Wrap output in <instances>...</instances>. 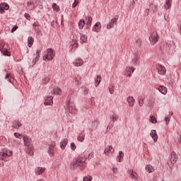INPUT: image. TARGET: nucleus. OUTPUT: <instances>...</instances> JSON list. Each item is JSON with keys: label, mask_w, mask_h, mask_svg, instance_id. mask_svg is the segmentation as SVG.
Returning <instances> with one entry per match:
<instances>
[{"label": "nucleus", "mask_w": 181, "mask_h": 181, "mask_svg": "<svg viewBox=\"0 0 181 181\" xmlns=\"http://www.w3.org/2000/svg\"><path fill=\"white\" fill-rule=\"evenodd\" d=\"M172 0H166L165 4L164 5L165 9H170V6H172Z\"/></svg>", "instance_id": "nucleus-29"}, {"label": "nucleus", "mask_w": 181, "mask_h": 181, "mask_svg": "<svg viewBox=\"0 0 181 181\" xmlns=\"http://www.w3.org/2000/svg\"><path fill=\"white\" fill-rule=\"evenodd\" d=\"M24 16H25V18L26 19H28V21H30V15L29 13H25L24 14Z\"/></svg>", "instance_id": "nucleus-48"}, {"label": "nucleus", "mask_w": 181, "mask_h": 181, "mask_svg": "<svg viewBox=\"0 0 181 181\" xmlns=\"http://www.w3.org/2000/svg\"><path fill=\"white\" fill-rule=\"evenodd\" d=\"M36 56L40 57V50H39V49L37 50V52H36Z\"/></svg>", "instance_id": "nucleus-58"}, {"label": "nucleus", "mask_w": 181, "mask_h": 181, "mask_svg": "<svg viewBox=\"0 0 181 181\" xmlns=\"http://www.w3.org/2000/svg\"><path fill=\"white\" fill-rule=\"evenodd\" d=\"M126 77H131L132 73H134V71H135V69H134V67H129V68H127L126 70Z\"/></svg>", "instance_id": "nucleus-15"}, {"label": "nucleus", "mask_w": 181, "mask_h": 181, "mask_svg": "<svg viewBox=\"0 0 181 181\" xmlns=\"http://www.w3.org/2000/svg\"><path fill=\"white\" fill-rule=\"evenodd\" d=\"M86 160H87V158L81 156H78V158L73 160L70 166L71 170H74L76 168L78 167L80 168L81 170H83L84 168L87 165Z\"/></svg>", "instance_id": "nucleus-1"}, {"label": "nucleus", "mask_w": 181, "mask_h": 181, "mask_svg": "<svg viewBox=\"0 0 181 181\" xmlns=\"http://www.w3.org/2000/svg\"><path fill=\"white\" fill-rule=\"evenodd\" d=\"M45 105H52L53 104V96H47L44 102Z\"/></svg>", "instance_id": "nucleus-9"}, {"label": "nucleus", "mask_w": 181, "mask_h": 181, "mask_svg": "<svg viewBox=\"0 0 181 181\" xmlns=\"http://www.w3.org/2000/svg\"><path fill=\"white\" fill-rule=\"evenodd\" d=\"M139 104L140 107H142V105H144V100L140 99L139 101Z\"/></svg>", "instance_id": "nucleus-55"}, {"label": "nucleus", "mask_w": 181, "mask_h": 181, "mask_svg": "<svg viewBox=\"0 0 181 181\" xmlns=\"http://www.w3.org/2000/svg\"><path fill=\"white\" fill-rule=\"evenodd\" d=\"M68 110L70 114H77V109L76 108V105L73 103H69L68 104Z\"/></svg>", "instance_id": "nucleus-5"}, {"label": "nucleus", "mask_w": 181, "mask_h": 181, "mask_svg": "<svg viewBox=\"0 0 181 181\" xmlns=\"http://www.w3.org/2000/svg\"><path fill=\"white\" fill-rule=\"evenodd\" d=\"M127 102L129 104V107H134V104L135 103V99H134V97H132V96H129L127 98Z\"/></svg>", "instance_id": "nucleus-18"}, {"label": "nucleus", "mask_w": 181, "mask_h": 181, "mask_svg": "<svg viewBox=\"0 0 181 181\" xmlns=\"http://www.w3.org/2000/svg\"><path fill=\"white\" fill-rule=\"evenodd\" d=\"M52 8L54 11H56V12H59L60 11V7H59L56 3H53Z\"/></svg>", "instance_id": "nucleus-37"}, {"label": "nucleus", "mask_w": 181, "mask_h": 181, "mask_svg": "<svg viewBox=\"0 0 181 181\" xmlns=\"http://www.w3.org/2000/svg\"><path fill=\"white\" fill-rule=\"evenodd\" d=\"M3 11H8V9H9V5L6 4H3L2 6H1Z\"/></svg>", "instance_id": "nucleus-41"}, {"label": "nucleus", "mask_w": 181, "mask_h": 181, "mask_svg": "<svg viewBox=\"0 0 181 181\" xmlns=\"http://www.w3.org/2000/svg\"><path fill=\"white\" fill-rule=\"evenodd\" d=\"M114 90H115V87L114 86L109 87V91L110 94H114Z\"/></svg>", "instance_id": "nucleus-43"}, {"label": "nucleus", "mask_w": 181, "mask_h": 181, "mask_svg": "<svg viewBox=\"0 0 181 181\" xmlns=\"http://www.w3.org/2000/svg\"><path fill=\"white\" fill-rule=\"evenodd\" d=\"M23 141H24V145H25V146H30L31 139L29 138L28 136H24Z\"/></svg>", "instance_id": "nucleus-20"}, {"label": "nucleus", "mask_w": 181, "mask_h": 181, "mask_svg": "<svg viewBox=\"0 0 181 181\" xmlns=\"http://www.w3.org/2000/svg\"><path fill=\"white\" fill-rule=\"evenodd\" d=\"M78 4H80V0H74V4H72V8H76Z\"/></svg>", "instance_id": "nucleus-42"}, {"label": "nucleus", "mask_w": 181, "mask_h": 181, "mask_svg": "<svg viewBox=\"0 0 181 181\" xmlns=\"http://www.w3.org/2000/svg\"><path fill=\"white\" fill-rule=\"evenodd\" d=\"M33 42H34L33 37H28V47H30L31 46H33Z\"/></svg>", "instance_id": "nucleus-34"}, {"label": "nucleus", "mask_w": 181, "mask_h": 181, "mask_svg": "<svg viewBox=\"0 0 181 181\" xmlns=\"http://www.w3.org/2000/svg\"><path fill=\"white\" fill-rule=\"evenodd\" d=\"M27 148H26V153H28V155H30V156H33V147L30 146H27Z\"/></svg>", "instance_id": "nucleus-24"}, {"label": "nucleus", "mask_w": 181, "mask_h": 181, "mask_svg": "<svg viewBox=\"0 0 181 181\" xmlns=\"http://www.w3.org/2000/svg\"><path fill=\"white\" fill-rule=\"evenodd\" d=\"M85 136L86 134L84 133V131H83L81 134H79L77 139L79 141V142H83V141H84Z\"/></svg>", "instance_id": "nucleus-28"}, {"label": "nucleus", "mask_w": 181, "mask_h": 181, "mask_svg": "<svg viewBox=\"0 0 181 181\" xmlns=\"http://www.w3.org/2000/svg\"><path fill=\"white\" fill-rule=\"evenodd\" d=\"M156 69L158 74H160V76H164V74H166V68H165V66L158 64L156 66Z\"/></svg>", "instance_id": "nucleus-6"}, {"label": "nucleus", "mask_w": 181, "mask_h": 181, "mask_svg": "<svg viewBox=\"0 0 181 181\" xmlns=\"http://www.w3.org/2000/svg\"><path fill=\"white\" fill-rule=\"evenodd\" d=\"M151 121L152 124H156V122H157L156 118L153 116L151 117Z\"/></svg>", "instance_id": "nucleus-45"}, {"label": "nucleus", "mask_w": 181, "mask_h": 181, "mask_svg": "<svg viewBox=\"0 0 181 181\" xmlns=\"http://www.w3.org/2000/svg\"><path fill=\"white\" fill-rule=\"evenodd\" d=\"M146 170H148V173H152L155 172V168L151 165H147L146 166Z\"/></svg>", "instance_id": "nucleus-30"}, {"label": "nucleus", "mask_w": 181, "mask_h": 181, "mask_svg": "<svg viewBox=\"0 0 181 181\" xmlns=\"http://www.w3.org/2000/svg\"><path fill=\"white\" fill-rule=\"evenodd\" d=\"M54 146H56V142L52 141L49 144V148H52L54 149Z\"/></svg>", "instance_id": "nucleus-47"}, {"label": "nucleus", "mask_w": 181, "mask_h": 181, "mask_svg": "<svg viewBox=\"0 0 181 181\" xmlns=\"http://www.w3.org/2000/svg\"><path fill=\"white\" fill-rule=\"evenodd\" d=\"M167 46L169 47L170 50H174V49H176V45L173 41H170L168 42Z\"/></svg>", "instance_id": "nucleus-22"}, {"label": "nucleus", "mask_w": 181, "mask_h": 181, "mask_svg": "<svg viewBox=\"0 0 181 181\" xmlns=\"http://www.w3.org/2000/svg\"><path fill=\"white\" fill-rule=\"evenodd\" d=\"M0 166H4V163H1L0 161Z\"/></svg>", "instance_id": "nucleus-63"}, {"label": "nucleus", "mask_w": 181, "mask_h": 181, "mask_svg": "<svg viewBox=\"0 0 181 181\" xmlns=\"http://www.w3.org/2000/svg\"><path fill=\"white\" fill-rule=\"evenodd\" d=\"M74 64L76 67H80V66H83V64H84V61L80 58H78L76 59Z\"/></svg>", "instance_id": "nucleus-19"}, {"label": "nucleus", "mask_w": 181, "mask_h": 181, "mask_svg": "<svg viewBox=\"0 0 181 181\" xmlns=\"http://www.w3.org/2000/svg\"><path fill=\"white\" fill-rule=\"evenodd\" d=\"M4 8H2V7H0V13H4Z\"/></svg>", "instance_id": "nucleus-61"}, {"label": "nucleus", "mask_w": 181, "mask_h": 181, "mask_svg": "<svg viewBox=\"0 0 181 181\" xmlns=\"http://www.w3.org/2000/svg\"><path fill=\"white\" fill-rule=\"evenodd\" d=\"M6 80H8L11 84H13V78H12V75L11 74H7L6 76H5Z\"/></svg>", "instance_id": "nucleus-31"}, {"label": "nucleus", "mask_w": 181, "mask_h": 181, "mask_svg": "<svg viewBox=\"0 0 181 181\" xmlns=\"http://www.w3.org/2000/svg\"><path fill=\"white\" fill-rule=\"evenodd\" d=\"M40 9H42V7H40Z\"/></svg>", "instance_id": "nucleus-64"}, {"label": "nucleus", "mask_w": 181, "mask_h": 181, "mask_svg": "<svg viewBox=\"0 0 181 181\" xmlns=\"http://www.w3.org/2000/svg\"><path fill=\"white\" fill-rule=\"evenodd\" d=\"M100 83H101V76L98 75L97 78L95 79V87H98V86L100 85Z\"/></svg>", "instance_id": "nucleus-35"}, {"label": "nucleus", "mask_w": 181, "mask_h": 181, "mask_svg": "<svg viewBox=\"0 0 181 181\" xmlns=\"http://www.w3.org/2000/svg\"><path fill=\"white\" fill-rule=\"evenodd\" d=\"M158 91L161 93V94H163L164 95H166V93H168V88L166 87L161 86L158 88Z\"/></svg>", "instance_id": "nucleus-21"}, {"label": "nucleus", "mask_w": 181, "mask_h": 181, "mask_svg": "<svg viewBox=\"0 0 181 181\" xmlns=\"http://www.w3.org/2000/svg\"><path fill=\"white\" fill-rule=\"evenodd\" d=\"M53 92H54V94H57V95H61L62 93H63L62 89L59 87L54 88Z\"/></svg>", "instance_id": "nucleus-25"}, {"label": "nucleus", "mask_w": 181, "mask_h": 181, "mask_svg": "<svg viewBox=\"0 0 181 181\" xmlns=\"http://www.w3.org/2000/svg\"><path fill=\"white\" fill-rule=\"evenodd\" d=\"M54 151V148H52V147H49V150H48V153L49 155H53V152Z\"/></svg>", "instance_id": "nucleus-46"}, {"label": "nucleus", "mask_w": 181, "mask_h": 181, "mask_svg": "<svg viewBox=\"0 0 181 181\" xmlns=\"http://www.w3.org/2000/svg\"><path fill=\"white\" fill-rule=\"evenodd\" d=\"M111 128H112V126H108L107 129H111Z\"/></svg>", "instance_id": "nucleus-62"}, {"label": "nucleus", "mask_w": 181, "mask_h": 181, "mask_svg": "<svg viewBox=\"0 0 181 181\" xmlns=\"http://www.w3.org/2000/svg\"><path fill=\"white\" fill-rule=\"evenodd\" d=\"M118 21V16H115V18H112L109 24L107 25V29H111L114 28V24L117 25V21Z\"/></svg>", "instance_id": "nucleus-7"}, {"label": "nucleus", "mask_w": 181, "mask_h": 181, "mask_svg": "<svg viewBox=\"0 0 181 181\" xmlns=\"http://www.w3.org/2000/svg\"><path fill=\"white\" fill-rule=\"evenodd\" d=\"M115 150L112 148V146H108L105 148L104 153L105 155H110V153H114Z\"/></svg>", "instance_id": "nucleus-10"}, {"label": "nucleus", "mask_w": 181, "mask_h": 181, "mask_svg": "<svg viewBox=\"0 0 181 181\" xmlns=\"http://www.w3.org/2000/svg\"><path fill=\"white\" fill-rule=\"evenodd\" d=\"M45 170H46L45 168L37 167L35 169V175H42V173H45Z\"/></svg>", "instance_id": "nucleus-11"}, {"label": "nucleus", "mask_w": 181, "mask_h": 181, "mask_svg": "<svg viewBox=\"0 0 181 181\" xmlns=\"http://www.w3.org/2000/svg\"><path fill=\"white\" fill-rule=\"evenodd\" d=\"M165 121L166 122V125H168L169 124V122H170V117H165Z\"/></svg>", "instance_id": "nucleus-49"}, {"label": "nucleus", "mask_w": 181, "mask_h": 181, "mask_svg": "<svg viewBox=\"0 0 181 181\" xmlns=\"http://www.w3.org/2000/svg\"><path fill=\"white\" fill-rule=\"evenodd\" d=\"M136 46H139V47H141V45H142V40L139 38H137L136 40Z\"/></svg>", "instance_id": "nucleus-39"}, {"label": "nucleus", "mask_w": 181, "mask_h": 181, "mask_svg": "<svg viewBox=\"0 0 181 181\" xmlns=\"http://www.w3.org/2000/svg\"><path fill=\"white\" fill-rule=\"evenodd\" d=\"M33 26L34 28H36L37 26H39V23H38V22H35V23H33Z\"/></svg>", "instance_id": "nucleus-57"}, {"label": "nucleus", "mask_w": 181, "mask_h": 181, "mask_svg": "<svg viewBox=\"0 0 181 181\" xmlns=\"http://www.w3.org/2000/svg\"><path fill=\"white\" fill-rule=\"evenodd\" d=\"M123 160H124V152L119 151V156H117V160L118 162H122Z\"/></svg>", "instance_id": "nucleus-32"}, {"label": "nucleus", "mask_w": 181, "mask_h": 181, "mask_svg": "<svg viewBox=\"0 0 181 181\" xmlns=\"http://www.w3.org/2000/svg\"><path fill=\"white\" fill-rule=\"evenodd\" d=\"M93 180V177L88 175L83 177V181H91Z\"/></svg>", "instance_id": "nucleus-40"}, {"label": "nucleus", "mask_w": 181, "mask_h": 181, "mask_svg": "<svg viewBox=\"0 0 181 181\" xmlns=\"http://www.w3.org/2000/svg\"><path fill=\"white\" fill-rule=\"evenodd\" d=\"M1 52L4 56H11V52L5 48H1Z\"/></svg>", "instance_id": "nucleus-33"}, {"label": "nucleus", "mask_w": 181, "mask_h": 181, "mask_svg": "<svg viewBox=\"0 0 181 181\" xmlns=\"http://www.w3.org/2000/svg\"><path fill=\"white\" fill-rule=\"evenodd\" d=\"M76 144L74 143H71V149H72V151H76Z\"/></svg>", "instance_id": "nucleus-50"}, {"label": "nucleus", "mask_w": 181, "mask_h": 181, "mask_svg": "<svg viewBox=\"0 0 181 181\" xmlns=\"http://www.w3.org/2000/svg\"><path fill=\"white\" fill-rule=\"evenodd\" d=\"M86 19H87V23H86L87 29H90L91 28L93 18L90 16H89Z\"/></svg>", "instance_id": "nucleus-23"}, {"label": "nucleus", "mask_w": 181, "mask_h": 181, "mask_svg": "<svg viewBox=\"0 0 181 181\" xmlns=\"http://www.w3.org/2000/svg\"><path fill=\"white\" fill-rule=\"evenodd\" d=\"M53 57H54V53L53 52V49L52 48L47 49L45 52L43 59L45 62H48L47 60H53Z\"/></svg>", "instance_id": "nucleus-3"}, {"label": "nucleus", "mask_w": 181, "mask_h": 181, "mask_svg": "<svg viewBox=\"0 0 181 181\" xmlns=\"http://www.w3.org/2000/svg\"><path fill=\"white\" fill-rule=\"evenodd\" d=\"M100 29H101V23L100 22H97L93 26V31L98 33Z\"/></svg>", "instance_id": "nucleus-16"}, {"label": "nucleus", "mask_w": 181, "mask_h": 181, "mask_svg": "<svg viewBox=\"0 0 181 181\" xmlns=\"http://www.w3.org/2000/svg\"><path fill=\"white\" fill-rule=\"evenodd\" d=\"M13 155V151L8 150V148H2L0 151V159L4 162H9V158Z\"/></svg>", "instance_id": "nucleus-2"}, {"label": "nucleus", "mask_w": 181, "mask_h": 181, "mask_svg": "<svg viewBox=\"0 0 181 181\" xmlns=\"http://www.w3.org/2000/svg\"><path fill=\"white\" fill-rule=\"evenodd\" d=\"M150 135L154 142H158V133H156V130H151Z\"/></svg>", "instance_id": "nucleus-14"}, {"label": "nucleus", "mask_w": 181, "mask_h": 181, "mask_svg": "<svg viewBox=\"0 0 181 181\" xmlns=\"http://www.w3.org/2000/svg\"><path fill=\"white\" fill-rule=\"evenodd\" d=\"M14 136H16V138H18L19 139H22V134L19 133H14Z\"/></svg>", "instance_id": "nucleus-44"}, {"label": "nucleus", "mask_w": 181, "mask_h": 181, "mask_svg": "<svg viewBox=\"0 0 181 181\" xmlns=\"http://www.w3.org/2000/svg\"><path fill=\"white\" fill-rule=\"evenodd\" d=\"M88 91H89L88 88H85L83 90L84 95H87V94H88Z\"/></svg>", "instance_id": "nucleus-52"}, {"label": "nucleus", "mask_w": 181, "mask_h": 181, "mask_svg": "<svg viewBox=\"0 0 181 181\" xmlns=\"http://www.w3.org/2000/svg\"><path fill=\"white\" fill-rule=\"evenodd\" d=\"M95 98L94 97H92L90 98V103H91V105H94V104H95V101H94Z\"/></svg>", "instance_id": "nucleus-53"}, {"label": "nucleus", "mask_w": 181, "mask_h": 181, "mask_svg": "<svg viewBox=\"0 0 181 181\" xmlns=\"http://www.w3.org/2000/svg\"><path fill=\"white\" fill-rule=\"evenodd\" d=\"M22 127V123L19 121H15L13 124V128H15V129H19Z\"/></svg>", "instance_id": "nucleus-26"}, {"label": "nucleus", "mask_w": 181, "mask_h": 181, "mask_svg": "<svg viewBox=\"0 0 181 181\" xmlns=\"http://www.w3.org/2000/svg\"><path fill=\"white\" fill-rule=\"evenodd\" d=\"M177 154L175 151H172L171 153V158H170V163L172 165H175L176 162H177Z\"/></svg>", "instance_id": "nucleus-8"}, {"label": "nucleus", "mask_w": 181, "mask_h": 181, "mask_svg": "<svg viewBox=\"0 0 181 181\" xmlns=\"http://www.w3.org/2000/svg\"><path fill=\"white\" fill-rule=\"evenodd\" d=\"M40 57H36L35 58V60L34 61H33V63H34V64H36V63H37V62H39V59H40Z\"/></svg>", "instance_id": "nucleus-51"}, {"label": "nucleus", "mask_w": 181, "mask_h": 181, "mask_svg": "<svg viewBox=\"0 0 181 181\" xmlns=\"http://www.w3.org/2000/svg\"><path fill=\"white\" fill-rule=\"evenodd\" d=\"M110 119L112 120V122H110V125H112V127H114V122H115V121H118V116L117 115H113L110 117Z\"/></svg>", "instance_id": "nucleus-27"}, {"label": "nucleus", "mask_w": 181, "mask_h": 181, "mask_svg": "<svg viewBox=\"0 0 181 181\" xmlns=\"http://www.w3.org/2000/svg\"><path fill=\"white\" fill-rule=\"evenodd\" d=\"M81 43H87V37L85 35L81 36Z\"/></svg>", "instance_id": "nucleus-38"}, {"label": "nucleus", "mask_w": 181, "mask_h": 181, "mask_svg": "<svg viewBox=\"0 0 181 181\" xmlns=\"http://www.w3.org/2000/svg\"><path fill=\"white\" fill-rule=\"evenodd\" d=\"M67 144H69V139H64L60 144V148L61 149H66V146H67Z\"/></svg>", "instance_id": "nucleus-17"}, {"label": "nucleus", "mask_w": 181, "mask_h": 181, "mask_svg": "<svg viewBox=\"0 0 181 181\" xmlns=\"http://www.w3.org/2000/svg\"><path fill=\"white\" fill-rule=\"evenodd\" d=\"M86 25V21L84 20H80L78 23V28L79 29H83L84 28V25Z\"/></svg>", "instance_id": "nucleus-36"}, {"label": "nucleus", "mask_w": 181, "mask_h": 181, "mask_svg": "<svg viewBox=\"0 0 181 181\" xmlns=\"http://www.w3.org/2000/svg\"><path fill=\"white\" fill-rule=\"evenodd\" d=\"M149 40L151 42V45H155L158 40H159V35H158V33L156 32H153L150 37H149Z\"/></svg>", "instance_id": "nucleus-4"}, {"label": "nucleus", "mask_w": 181, "mask_h": 181, "mask_svg": "<svg viewBox=\"0 0 181 181\" xmlns=\"http://www.w3.org/2000/svg\"><path fill=\"white\" fill-rule=\"evenodd\" d=\"M129 175H130L132 179H134V180H138V174L134 170H129Z\"/></svg>", "instance_id": "nucleus-13"}, {"label": "nucleus", "mask_w": 181, "mask_h": 181, "mask_svg": "<svg viewBox=\"0 0 181 181\" xmlns=\"http://www.w3.org/2000/svg\"><path fill=\"white\" fill-rule=\"evenodd\" d=\"M132 63L133 66H138V64H139V55L135 54L134 57L132 59Z\"/></svg>", "instance_id": "nucleus-12"}, {"label": "nucleus", "mask_w": 181, "mask_h": 181, "mask_svg": "<svg viewBox=\"0 0 181 181\" xmlns=\"http://www.w3.org/2000/svg\"><path fill=\"white\" fill-rule=\"evenodd\" d=\"M93 156H94V152H92L89 154L88 158V159H91V158H93Z\"/></svg>", "instance_id": "nucleus-56"}, {"label": "nucleus", "mask_w": 181, "mask_h": 181, "mask_svg": "<svg viewBox=\"0 0 181 181\" xmlns=\"http://www.w3.org/2000/svg\"><path fill=\"white\" fill-rule=\"evenodd\" d=\"M18 29V25H15L12 29H11V33H13L16 30Z\"/></svg>", "instance_id": "nucleus-54"}, {"label": "nucleus", "mask_w": 181, "mask_h": 181, "mask_svg": "<svg viewBox=\"0 0 181 181\" xmlns=\"http://www.w3.org/2000/svg\"><path fill=\"white\" fill-rule=\"evenodd\" d=\"M112 170H113V173H117V172H118V169L115 168H113Z\"/></svg>", "instance_id": "nucleus-59"}, {"label": "nucleus", "mask_w": 181, "mask_h": 181, "mask_svg": "<svg viewBox=\"0 0 181 181\" xmlns=\"http://www.w3.org/2000/svg\"><path fill=\"white\" fill-rule=\"evenodd\" d=\"M154 10H153V12H157V11H158V6H156V5H155L154 6Z\"/></svg>", "instance_id": "nucleus-60"}]
</instances>
